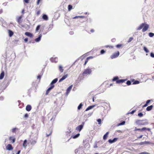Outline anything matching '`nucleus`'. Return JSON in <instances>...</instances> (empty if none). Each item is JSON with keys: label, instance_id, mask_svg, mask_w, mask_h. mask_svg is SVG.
Here are the masks:
<instances>
[{"label": "nucleus", "instance_id": "49530a36", "mask_svg": "<svg viewBox=\"0 0 154 154\" xmlns=\"http://www.w3.org/2000/svg\"><path fill=\"white\" fill-rule=\"evenodd\" d=\"M135 131H141V128H137L136 127L135 128Z\"/></svg>", "mask_w": 154, "mask_h": 154}, {"label": "nucleus", "instance_id": "09e8293b", "mask_svg": "<svg viewBox=\"0 0 154 154\" xmlns=\"http://www.w3.org/2000/svg\"><path fill=\"white\" fill-rule=\"evenodd\" d=\"M150 56L154 58V54L152 53H151Z\"/></svg>", "mask_w": 154, "mask_h": 154}, {"label": "nucleus", "instance_id": "052dcab7", "mask_svg": "<svg viewBox=\"0 0 154 154\" xmlns=\"http://www.w3.org/2000/svg\"><path fill=\"white\" fill-rule=\"evenodd\" d=\"M4 99V97H0V100H3Z\"/></svg>", "mask_w": 154, "mask_h": 154}, {"label": "nucleus", "instance_id": "69168bd1", "mask_svg": "<svg viewBox=\"0 0 154 154\" xmlns=\"http://www.w3.org/2000/svg\"><path fill=\"white\" fill-rule=\"evenodd\" d=\"M143 135H141L140 136L138 137H137V138L139 139V138H140L141 137H143Z\"/></svg>", "mask_w": 154, "mask_h": 154}, {"label": "nucleus", "instance_id": "dca6fc26", "mask_svg": "<svg viewBox=\"0 0 154 154\" xmlns=\"http://www.w3.org/2000/svg\"><path fill=\"white\" fill-rule=\"evenodd\" d=\"M42 37V35L40 34L38 38L35 39V41L36 42H38L40 41Z\"/></svg>", "mask_w": 154, "mask_h": 154}, {"label": "nucleus", "instance_id": "bb28decb", "mask_svg": "<svg viewBox=\"0 0 154 154\" xmlns=\"http://www.w3.org/2000/svg\"><path fill=\"white\" fill-rule=\"evenodd\" d=\"M9 140H10L12 141V143H14L15 142V139L14 138V137H10L9 138Z\"/></svg>", "mask_w": 154, "mask_h": 154}, {"label": "nucleus", "instance_id": "864d4df0", "mask_svg": "<svg viewBox=\"0 0 154 154\" xmlns=\"http://www.w3.org/2000/svg\"><path fill=\"white\" fill-rule=\"evenodd\" d=\"M150 100H148L146 101V103L148 104L150 102Z\"/></svg>", "mask_w": 154, "mask_h": 154}, {"label": "nucleus", "instance_id": "e433bc0d", "mask_svg": "<svg viewBox=\"0 0 154 154\" xmlns=\"http://www.w3.org/2000/svg\"><path fill=\"white\" fill-rule=\"evenodd\" d=\"M133 39V38L132 37H131L129 38L128 40V43L130 42Z\"/></svg>", "mask_w": 154, "mask_h": 154}, {"label": "nucleus", "instance_id": "8fccbe9b", "mask_svg": "<svg viewBox=\"0 0 154 154\" xmlns=\"http://www.w3.org/2000/svg\"><path fill=\"white\" fill-rule=\"evenodd\" d=\"M16 129H17V128H13L12 130V131L14 133L15 132Z\"/></svg>", "mask_w": 154, "mask_h": 154}, {"label": "nucleus", "instance_id": "f257e3e1", "mask_svg": "<svg viewBox=\"0 0 154 154\" xmlns=\"http://www.w3.org/2000/svg\"><path fill=\"white\" fill-rule=\"evenodd\" d=\"M149 27V25L146 23H142L137 28V30H140L143 28L142 31L144 32L146 31Z\"/></svg>", "mask_w": 154, "mask_h": 154}, {"label": "nucleus", "instance_id": "9b49d317", "mask_svg": "<svg viewBox=\"0 0 154 154\" xmlns=\"http://www.w3.org/2000/svg\"><path fill=\"white\" fill-rule=\"evenodd\" d=\"M68 76V74H66L64 75L62 77L61 79H60L59 80V82H61L63 80L65 79Z\"/></svg>", "mask_w": 154, "mask_h": 154}, {"label": "nucleus", "instance_id": "c85d7f7f", "mask_svg": "<svg viewBox=\"0 0 154 154\" xmlns=\"http://www.w3.org/2000/svg\"><path fill=\"white\" fill-rule=\"evenodd\" d=\"M143 50L146 53H148L149 52V50L145 47H143Z\"/></svg>", "mask_w": 154, "mask_h": 154}, {"label": "nucleus", "instance_id": "e2e57ef3", "mask_svg": "<svg viewBox=\"0 0 154 154\" xmlns=\"http://www.w3.org/2000/svg\"><path fill=\"white\" fill-rule=\"evenodd\" d=\"M79 16H76L73 18V19H76L78 18H79Z\"/></svg>", "mask_w": 154, "mask_h": 154}, {"label": "nucleus", "instance_id": "603ef678", "mask_svg": "<svg viewBox=\"0 0 154 154\" xmlns=\"http://www.w3.org/2000/svg\"><path fill=\"white\" fill-rule=\"evenodd\" d=\"M135 111V110H133L131 112H130L129 113H130L131 114H133L134 112Z\"/></svg>", "mask_w": 154, "mask_h": 154}, {"label": "nucleus", "instance_id": "0e129e2a", "mask_svg": "<svg viewBox=\"0 0 154 154\" xmlns=\"http://www.w3.org/2000/svg\"><path fill=\"white\" fill-rule=\"evenodd\" d=\"M73 31H70L69 32V34L71 35H72L73 34Z\"/></svg>", "mask_w": 154, "mask_h": 154}, {"label": "nucleus", "instance_id": "338daca9", "mask_svg": "<svg viewBox=\"0 0 154 154\" xmlns=\"http://www.w3.org/2000/svg\"><path fill=\"white\" fill-rule=\"evenodd\" d=\"M93 58V57H92L91 56V57H88L87 58H88V59L89 60L90 59H92V58Z\"/></svg>", "mask_w": 154, "mask_h": 154}, {"label": "nucleus", "instance_id": "4468645a", "mask_svg": "<svg viewBox=\"0 0 154 154\" xmlns=\"http://www.w3.org/2000/svg\"><path fill=\"white\" fill-rule=\"evenodd\" d=\"M25 35H26V36H28L30 37H32L33 36V35L32 33H30L29 32H26L25 33Z\"/></svg>", "mask_w": 154, "mask_h": 154}, {"label": "nucleus", "instance_id": "72a5a7b5", "mask_svg": "<svg viewBox=\"0 0 154 154\" xmlns=\"http://www.w3.org/2000/svg\"><path fill=\"white\" fill-rule=\"evenodd\" d=\"M139 82L138 81L136 80L133 83V84H137L139 83Z\"/></svg>", "mask_w": 154, "mask_h": 154}, {"label": "nucleus", "instance_id": "aec40b11", "mask_svg": "<svg viewBox=\"0 0 154 154\" xmlns=\"http://www.w3.org/2000/svg\"><path fill=\"white\" fill-rule=\"evenodd\" d=\"M5 75V73L3 71L0 75V79H2L4 78Z\"/></svg>", "mask_w": 154, "mask_h": 154}, {"label": "nucleus", "instance_id": "680f3d73", "mask_svg": "<svg viewBox=\"0 0 154 154\" xmlns=\"http://www.w3.org/2000/svg\"><path fill=\"white\" fill-rule=\"evenodd\" d=\"M41 78V76L40 75H39L37 76V79H40Z\"/></svg>", "mask_w": 154, "mask_h": 154}, {"label": "nucleus", "instance_id": "ea45409f", "mask_svg": "<svg viewBox=\"0 0 154 154\" xmlns=\"http://www.w3.org/2000/svg\"><path fill=\"white\" fill-rule=\"evenodd\" d=\"M125 122L123 121V122H121V123H120L119 124V125H124L125 124Z\"/></svg>", "mask_w": 154, "mask_h": 154}, {"label": "nucleus", "instance_id": "774afa93", "mask_svg": "<svg viewBox=\"0 0 154 154\" xmlns=\"http://www.w3.org/2000/svg\"><path fill=\"white\" fill-rule=\"evenodd\" d=\"M20 152V150H19L17 152V153L16 154H19Z\"/></svg>", "mask_w": 154, "mask_h": 154}, {"label": "nucleus", "instance_id": "3c124183", "mask_svg": "<svg viewBox=\"0 0 154 154\" xmlns=\"http://www.w3.org/2000/svg\"><path fill=\"white\" fill-rule=\"evenodd\" d=\"M68 130L69 131H67V132L68 133H70L71 132V128H68Z\"/></svg>", "mask_w": 154, "mask_h": 154}, {"label": "nucleus", "instance_id": "ddd939ff", "mask_svg": "<svg viewBox=\"0 0 154 154\" xmlns=\"http://www.w3.org/2000/svg\"><path fill=\"white\" fill-rule=\"evenodd\" d=\"M6 149L8 150H12L13 149V147L11 145L8 144L6 147Z\"/></svg>", "mask_w": 154, "mask_h": 154}, {"label": "nucleus", "instance_id": "6e6d98bb", "mask_svg": "<svg viewBox=\"0 0 154 154\" xmlns=\"http://www.w3.org/2000/svg\"><path fill=\"white\" fill-rule=\"evenodd\" d=\"M24 1L26 3H29V0H24Z\"/></svg>", "mask_w": 154, "mask_h": 154}, {"label": "nucleus", "instance_id": "a211bd4d", "mask_svg": "<svg viewBox=\"0 0 154 154\" xmlns=\"http://www.w3.org/2000/svg\"><path fill=\"white\" fill-rule=\"evenodd\" d=\"M96 105H93L92 106H91L88 107L85 110V111H88L94 108L95 106Z\"/></svg>", "mask_w": 154, "mask_h": 154}, {"label": "nucleus", "instance_id": "f704fd0d", "mask_svg": "<svg viewBox=\"0 0 154 154\" xmlns=\"http://www.w3.org/2000/svg\"><path fill=\"white\" fill-rule=\"evenodd\" d=\"M126 84L128 85H130L131 84V82L130 81H128L126 83Z\"/></svg>", "mask_w": 154, "mask_h": 154}, {"label": "nucleus", "instance_id": "9d476101", "mask_svg": "<svg viewBox=\"0 0 154 154\" xmlns=\"http://www.w3.org/2000/svg\"><path fill=\"white\" fill-rule=\"evenodd\" d=\"M118 138H115L113 140L109 139L108 140V142L110 143H112L116 142Z\"/></svg>", "mask_w": 154, "mask_h": 154}, {"label": "nucleus", "instance_id": "5fc2aeb1", "mask_svg": "<svg viewBox=\"0 0 154 154\" xmlns=\"http://www.w3.org/2000/svg\"><path fill=\"white\" fill-rule=\"evenodd\" d=\"M28 40V39L27 38H26L24 39V41L25 42H27Z\"/></svg>", "mask_w": 154, "mask_h": 154}, {"label": "nucleus", "instance_id": "20e7f679", "mask_svg": "<svg viewBox=\"0 0 154 154\" xmlns=\"http://www.w3.org/2000/svg\"><path fill=\"white\" fill-rule=\"evenodd\" d=\"M92 71L91 69L87 68L85 70L83 73V75L85 76V75H90Z\"/></svg>", "mask_w": 154, "mask_h": 154}, {"label": "nucleus", "instance_id": "c03bdc74", "mask_svg": "<svg viewBox=\"0 0 154 154\" xmlns=\"http://www.w3.org/2000/svg\"><path fill=\"white\" fill-rule=\"evenodd\" d=\"M147 129L145 127H143L141 128V131H143L145 130H146V129Z\"/></svg>", "mask_w": 154, "mask_h": 154}, {"label": "nucleus", "instance_id": "2f4dec72", "mask_svg": "<svg viewBox=\"0 0 154 154\" xmlns=\"http://www.w3.org/2000/svg\"><path fill=\"white\" fill-rule=\"evenodd\" d=\"M82 105V103H80L78 107V109H80L81 108Z\"/></svg>", "mask_w": 154, "mask_h": 154}, {"label": "nucleus", "instance_id": "a18cd8bd", "mask_svg": "<svg viewBox=\"0 0 154 154\" xmlns=\"http://www.w3.org/2000/svg\"><path fill=\"white\" fill-rule=\"evenodd\" d=\"M29 115L27 113H26L24 116V117L25 118H27L28 117Z\"/></svg>", "mask_w": 154, "mask_h": 154}, {"label": "nucleus", "instance_id": "58836bf2", "mask_svg": "<svg viewBox=\"0 0 154 154\" xmlns=\"http://www.w3.org/2000/svg\"><path fill=\"white\" fill-rule=\"evenodd\" d=\"M139 154H150V153L146 152H142Z\"/></svg>", "mask_w": 154, "mask_h": 154}, {"label": "nucleus", "instance_id": "bf43d9fd", "mask_svg": "<svg viewBox=\"0 0 154 154\" xmlns=\"http://www.w3.org/2000/svg\"><path fill=\"white\" fill-rule=\"evenodd\" d=\"M147 106H148V104H146H146L143 106V107H146Z\"/></svg>", "mask_w": 154, "mask_h": 154}, {"label": "nucleus", "instance_id": "39448f33", "mask_svg": "<svg viewBox=\"0 0 154 154\" xmlns=\"http://www.w3.org/2000/svg\"><path fill=\"white\" fill-rule=\"evenodd\" d=\"M75 152L76 154H82L83 152V149L82 148H79L75 150Z\"/></svg>", "mask_w": 154, "mask_h": 154}, {"label": "nucleus", "instance_id": "1a4fd4ad", "mask_svg": "<svg viewBox=\"0 0 154 154\" xmlns=\"http://www.w3.org/2000/svg\"><path fill=\"white\" fill-rule=\"evenodd\" d=\"M50 60L52 62L57 63L58 61V59L57 57H52L51 58Z\"/></svg>", "mask_w": 154, "mask_h": 154}, {"label": "nucleus", "instance_id": "13d9d810", "mask_svg": "<svg viewBox=\"0 0 154 154\" xmlns=\"http://www.w3.org/2000/svg\"><path fill=\"white\" fill-rule=\"evenodd\" d=\"M111 41L113 42H114L116 41V39L115 38H113L112 39Z\"/></svg>", "mask_w": 154, "mask_h": 154}, {"label": "nucleus", "instance_id": "423d86ee", "mask_svg": "<svg viewBox=\"0 0 154 154\" xmlns=\"http://www.w3.org/2000/svg\"><path fill=\"white\" fill-rule=\"evenodd\" d=\"M119 51H118L117 52L113 54L110 57L112 59L116 58L119 55Z\"/></svg>", "mask_w": 154, "mask_h": 154}, {"label": "nucleus", "instance_id": "b1692460", "mask_svg": "<svg viewBox=\"0 0 154 154\" xmlns=\"http://www.w3.org/2000/svg\"><path fill=\"white\" fill-rule=\"evenodd\" d=\"M80 135L79 134H78L75 136H72L71 137L73 139H75L78 137Z\"/></svg>", "mask_w": 154, "mask_h": 154}, {"label": "nucleus", "instance_id": "5701e85b", "mask_svg": "<svg viewBox=\"0 0 154 154\" xmlns=\"http://www.w3.org/2000/svg\"><path fill=\"white\" fill-rule=\"evenodd\" d=\"M8 33H9V36L10 37H11L13 35V34H14L13 32L11 30H8Z\"/></svg>", "mask_w": 154, "mask_h": 154}, {"label": "nucleus", "instance_id": "412c9836", "mask_svg": "<svg viewBox=\"0 0 154 154\" xmlns=\"http://www.w3.org/2000/svg\"><path fill=\"white\" fill-rule=\"evenodd\" d=\"M153 107L152 105H151L148 106L146 108V110L147 111H149L151 110Z\"/></svg>", "mask_w": 154, "mask_h": 154}, {"label": "nucleus", "instance_id": "37998d69", "mask_svg": "<svg viewBox=\"0 0 154 154\" xmlns=\"http://www.w3.org/2000/svg\"><path fill=\"white\" fill-rule=\"evenodd\" d=\"M105 51H104L103 50H102L100 51V54H103L104 53H105Z\"/></svg>", "mask_w": 154, "mask_h": 154}, {"label": "nucleus", "instance_id": "4be33fe9", "mask_svg": "<svg viewBox=\"0 0 154 154\" xmlns=\"http://www.w3.org/2000/svg\"><path fill=\"white\" fill-rule=\"evenodd\" d=\"M59 71L61 72H62L63 71V67L61 65H59Z\"/></svg>", "mask_w": 154, "mask_h": 154}, {"label": "nucleus", "instance_id": "f03ea898", "mask_svg": "<svg viewBox=\"0 0 154 154\" xmlns=\"http://www.w3.org/2000/svg\"><path fill=\"white\" fill-rule=\"evenodd\" d=\"M57 80L58 79L57 78L54 79L52 81L50 84V87L46 91V95L48 94L50 91L54 88V84L56 83Z\"/></svg>", "mask_w": 154, "mask_h": 154}, {"label": "nucleus", "instance_id": "473e14b6", "mask_svg": "<svg viewBox=\"0 0 154 154\" xmlns=\"http://www.w3.org/2000/svg\"><path fill=\"white\" fill-rule=\"evenodd\" d=\"M40 25H38L36 28V32H37V31H38L40 29Z\"/></svg>", "mask_w": 154, "mask_h": 154}, {"label": "nucleus", "instance_id": "f3484780", "mask_svg": "<svg viewBox=\"0 0 154 154\" xmlns=\"http://www.w3.org/2000/svg\"><path fill=\"white\" fill-rule=\"evenodd\" d=\"M32 107L31 105H27L26 107V109L28 111H29L31 109Z\"/></svg>", "mask_w": 154, "mask_h": 154}, {"label": "nucleus", "instance_id": "a878e982", "mask_svg": "<svg viewBox=\"0 0 154 154\" xmlns=\"http://www.w3.org/2000/svg\"><path fill=\"white\" fill-rule=\"evenodd\" d=\"M109 134V132H107L105 134H104L103 137V139L104 140H105L106 139L108 135Z\"/></svg>", "mask_w": 154, "mask_h": 154}, {"label": "nucleus", "instance_id": "4c0bfd02", "mask_svg": "<svg viewBox=\"0 0 154 154\" xmlns=\"http://www.w3.org/2000/svg\"><path fill=\"white\" fill-rule=\"evenodd\" d=\"M85 147H87L88 148H89L90 147V145L88 143H86L85 145Z\"/></svg>", "mask_w": 154, "mask_h": 154}, {"label": "nucleus", "instance_id": "a19ab883", "mask_svg": "<svg viewBox=\"0 0 154 154\" xmlns=\"http://www.w3.org/2000/svg\"><path fill=\"white\" fill-rule=\"evenodd\" d=\"M138 116L140 117H141L143 116V114L142 113L140 112L138 114Z\"/></svg>", "mask_w": 154, "mask_h": 154}, {"label": "nucleus", "instance_id": "f8f14e48", "mask_svg": "<svg viewBox=\"0 0 154 154\" xmlns=\"http://www.w3.org/2000/svg\"><path fill=\"white\" fill-rule=\"evenodd\" d=\"M72 85H70V86H69L67 89L66 94L67 95H68V94L70 92V91L71 90L72 88Z\"/></svg>", "mask_w": 154, "mask_h": 154}, {"label": "nucleus", "instance_id": "7ed1b4c3", "mask_svg": "<svg viewBox=\"0 0 154 154\" xmlns=\"http://www.w3.org/2000/svg\"><path fill=\"white\" fill-rule=\"evenodd\" d=\"M136 123L138 125H148L149 123L147 120H144L137 121H136Z\"/></svg>", "mask_w": 154, "mask_h": 154}, {"label": "nucleus", "instance_id": "c9c22d12", "mask_svg": "<svg viewBox=\"0 0 154 154\" xmlns=\"http://www.w3.org/2000/svg\"><path fill=\"white\" fill-rule=\"evenodd\" d=\"M118 79V77L117 76L113 78V79H112L113 81H115L118 80L117 79Z\"/></svg>", "mask_w": 154, "mask_h": 154}, {"label": "nucleus", "instance_id": "cd10ccee", "mask_svg": "<svg viewBox=\"0 0 154 154\" xmlns=\"http://www.w3.org/2000/svg\"><path fill=\"white\" fill-rule=\"evenodd\" d=\"M72 8V6L71 5H69L68 6V10L69 11H70Z\"/></svg>", "mask_w": 154, "mask_h": 154}, {"label": "nucleus", "instance_id": "de8ad7c7", "mask_svg": "<svg viewBox=\"0 0 154 154\" xmlns=\"http://www.w3.org/2000/svg\"><path fill=\"white\" fill-rule=\"evenodd\" d=\"M121 46H122V45H121V44H118V45H116V47L117 48H119Z\"/></svg>", "mask_w": 154, "mask_h": 154}, {"label": "nucleus", "instance_id": "393cba45", "mask_svg": "<svg viewBox=\"0 0 154 154\" xmlns=\"http://www.w3.org/2000/svg\"><path fill=\"white\" fill-rule=\"evenodd\" d=\"M42 18L45 20H48V19L47 16L45 14H44Z\"/></svg>", "mask_w": 154, "mask_h": 154}, {"label": "nucleus", "instance_id": "79ce46f5", "mask_svg": "<svg viewBox=\"0 0 154 154\" xmlns=\"http://www.w3.org/2000/svg\"><path fill=\"white\" fill-rule=\"evenodd\" d=\"M97 121L98 122V124L99 125H100L101 123V119H99L97 120Z\"/></svg>", "mask_w": 154, "mask_h": 154}, {"label": "nucleus", "instance_id": "c756f323", "mask_svg": "<svg viewBox=\"0 0 154 154\" xmlns=\"http://www.w3.org/2000/svg\"><path fill=\"white\" fill-rule=\"evenodd\" d=\"M149 35L150 37H152L154 36V33L152 32H149Z\"/></svg>", "mask_w": 154, "mask_h": 154}, {"label": "nucleus", "instance_id": "6e6552de", "mask_svg": "<svg viewBox=\"0 0 154 154\" xmlns=\"http://www.w3.org/2000/svg\"><path fill=\"white\" fill-rule=\"evenodd\" d=\"M22 17V16H21L20 17H17L16 20L17 22L19 23V24H20L22 23V21L21 20Z\"/></svg>", "mask_w": 154, "mask_h": 154}, {"label": "nucleus", "instance_id": "0eeeda50", "mask_svg": "<svg viewBox=\"0 0 154 154\" xmlns=\"http://www.w3.org/2000/svg\"><path fill=\"white\" fill-rule=\"evenodd\" d=\"M84 124V123L83 122L82 125H79L76 127V130L77 131H80L83 128Z\"/></svg>", "mask_w": 154, "mask_h": 154}, {"label": "nucleus", "instance_id": "2eb2a0df", "mask_svg": "<svg viewBox=\"0 0 154 154\" xmlns=\"http://www.w3.org/2000/svg\"><path fill=\"white\" fill-rule=\"evenodd\" d=\"M126 81V80L125 79H119L116 80V82L117 83H124Z\"/></svg>", "mask_w": 154, "mask_h": 154}, {"label": "nucleus", "instance_id": "7c9ffc66", "mask_svg": "<svg viewBox=\"0 0 154 154\" xmlns=\"http://www.w3.org/2000/svg\"><path fill=\"white\" fill-rule=\"evenodd\" d=\"M30 141L32 144H34L36 143V141L34 140H31Z\"/></svg>", "mask_w": 154, "mask_h": 154}, {"label": "nucleus", "instance_id": "4d7b16f0", "mask_svg": "<svg viewBox=\"0 0 154 154\" xmlns=\"http://www.w3.org/2000/svg\"><path fill=\"white\" fill-rule=\"evenodd\" d=\"M51 133H52V132L51 131L49 134H47V136L48 137L50 135H51Z\"/></svg>", "mask_w": 154, "mask_h": 154}, {"label": "nucleus", "instance_id": "6ab92c4d", "mask_svg": "<svg viewBox=\"0 0 154 154\" xmlns=\"http://www.w3.org/2000/svg\"><path fill=\"white\" fill-rule=\"evenodd\" d=\"M27 140H25L23 142V147H24L25 148H26V146H27Z\"/></svg>", "mask_w": 154, "mask_h": 154}]
</instances>
